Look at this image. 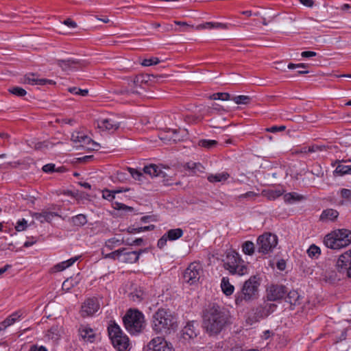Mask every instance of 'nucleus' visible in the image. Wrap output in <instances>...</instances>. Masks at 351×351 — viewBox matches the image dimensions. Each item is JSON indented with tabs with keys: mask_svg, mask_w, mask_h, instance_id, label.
I'll list each match as a JSON object with an SVG mask.
<instances>
[{
	"mask_svg": "<svg viewBox=\"0 0 351 351\" xmlns=\"http://www.w3.org/2000/svg\"><path fill=\"white\" fill-rule=\"evenodd\" d=\"M60 329L58 326L51 327L47 332V336L49 339L57 340L60 336Z\"/></svg>",
	"mask_w": 351,
	"mask_h": 351,
	"instance_id": "36",
	"label": "nucleus"
},
{
	"mask_svg": "<svg viewBox=\"0 0 351 351\" xmlns=\"http://www.w3.org/2000/svg\"><path fill=\"white\" fill-rule=\"evenodd\" d=\"M232 99L237 104H247L251 101V97L247 95H238L235 96Z\"/></svg>",
	"mask_w": 351,
	"mask_h": 351,
	"instance_id": "41",
	"label": "nucleus"
},
{
	"mask_svg": "<svg viewBox=\"0 0 351 351\" xmlns=\"http://www.w3.org/2000/svg\"><path fill=\"white\" fill-rule=\"evenodd\" d=\"M230 175L227 172H221L216 174H210L208 176V180L210 182H219L228 180Z\"/></svg>",
	"mask_w": 351,
	"mask_h": 351,
	"instance_id": "30",
	"label": "nucleus"
},
{
	"mask_svg": "<svg viewBox=\"0 0 351 351\" xmlns=\"http://www.w3.org/2000/svg\"><path fill=\"white\" fill-rule=\"evenodd\" d=\"M29 351H47V350L44 346H38L36 345H33L30 347Z\"/></svg>",
	"mask_w": 351,
	"mask_h": 351,
	"instance_id": "63",
	"label": "nucleus"
},
{
	"mask_svg": "<svg viewBox=\"0 0 351 351\" xmlns=\"http://www.w3.org/2000/svg\"><path fill=\"white\" fill-rule=\"evenodd\" d=\"M13 319L10 317H7L3 322H1V330H5L8 326H10L14 324Z\"/></svg>",
	"mask_w": 351,
	"mask_h": 351,
	"instance_id": "53",
	"label": "nucleus"
},
{
	"mask_svg": "<svg viewBox=\"0 0 351 351\" xmlns=\"http://www.w3.org/2000/svg\"><path fill=\"white\" fill-rule=\"evenodd\" d=\"M143 171L145 174L151 177H161L165 178L166 173L161 170V169L156 165H150L143 168Z\"/></svg>",
	"mask_w": 351,
	"mask_h": 351,
	"instance_id": "19",
	"label": "nucleus"
},
{
	"mask_svg": "<svg viewBox=\"0 0 351 351\" xmlns=\"http://www.w3.org/2000/svg\"><path fill=\"white\" fill-rule=\"evenodd\" d=\"M49 145V143L48 141H43L36 143L34 145V148L36 149H43L44 148H47Z\"/></svg>",
	"mask_w": 351,
	"mask_h": 351,
	"instance_id": "55",
	"label": "nucleus"
},
{
	"mask_svg": "<svg viewBox=\"0 0 351 351\" xmlns=\"http://www.w3.org/2000/svg\"><path fill=\"white\" fill-rule=\"evenodd\" d=\"M198 324L195 322H190L182 330V337L184 340L193 339L197 336L196 328Z\"/></svg>",
	"mask_w": 351,
	"mask_h": 351,
	"instance_id": "18",
	"label": "nucleus"
},
{
	"mask_svg": "<svg viewBox=\"0 0 351 351\" xmlns=\"http://www.w3.org/2000/svg\"><path fill=\"white\" fill-rule=\"evenodd\" d=\"M58 65L62 68L63 71H67L72 69H76L82 65L80 60L75 58H68L65 60H58Z\"/></svg>",
	"mask_w": 351,
	"mask_h": 351,
	"instance_id": "17",
	"label": "nucleus"
},
{
	"mask_svg": "<svg viewBox=\"0 0 351 351\" xmlns=\"http://www.w3.org/2000/svg\"><path fill=\"white\" fill-rule=\"evenodd\" d=\"M224 268L231 274L243 276L247 274V267L237 253L228 254L223 264Z\"/></svg>",
	"mask_w": 351,
	"mask_h": 351,
	"instance_id": "7",
	"label": "nucleus"
},
{
	"mask_svg": "<svg viewBox=\"0 0 351 351\" xmlns=\"http://www.w3.org/2000/svg\"><path fill=\"white\" fill-rule=\"evenodd\" d=\"M85 134L82 132L75 131L72 133L71 140L75 143H80Z\"/></svg>",
	"mask_w": 351,
	"mask_h": 351,
	"instance_id": "42",
	"label": "nucleus"
},
{
	"mask_svg": "<svg viewBox=\"0 0 351 351\" xmlns=\"http://www.w3.org/2000/svg\"><path fill=\"white\" fill-rule=\"evenodd\" d=\"M258 195L257 193H254V191H249L244 194L240 195L238 198L241 200L243 199H254Z\"/></svg>",
	"mask_w": 351,
	"mask_h": 351,
	"instance_id": "50",
	"label": "nucleus"
},
{
	"mask_svg": "<svg viewBox=\"0 0 351 351\" xmlns=\"http://www.w3.org/2000/svg\"><path fill=\"white\" fill-rule=\"evenodd\" d=\"M283 194L281 190H268L265 191V195L269 200H274Z\"/></svg>",
	"mask_w": 351,
	"mask_h": 351,
	"instance_id": "40",
	"label": "nucleus"
},
{
	"mask_svg": "<svg viewBox=\"0 0 351 351\" xmlns=\"http://www.w3.org/2000/svg\"><path fill=\"white\" fill-rule=\"evenodd\" d=\"M169 241L177 240L183 235L181 228L171 229L166 233Z\"/></svg>",
	"mask_w": 351,
	"mask_h": 351,
	"instance_id": "31",
	"label": "nucleus"
},
{
	"mask_svg": "<svg viewBox=\"0 0 351 351\" xmlns=\"http://www.w3.org/2000/svg\"><path fill=\"white\" fill-rule=\"evenodd\" d=\"M320 252H321L319 247L315 245H311L307 250V253L310 257L317 256V255L320 254Z\"/></svg>",
	"mask_w": 351,
	"mask_h": 351,
	"instance_id": "46",
	"label": "nucleus"
},
{
	"mask_svg": "<svg viewBox=\"0 0 351 351\" xmlns=\"http://www.w3.org/2000/svg\"><path fill=\"white\" fill-rule=\"evenodd\" d=\"M230 324L231 316L224 308L213 304L204 311L203 326L209 335L219 334Z\"/></svg>",
	"mask_w": 351,
	"mask_h": 351,
	"instance_id": "1",
	"label": "nucleus"
},
{
	"mask_svg": "<svg viewBox=\"0 0 351 351\" xmlns=\"http://www.w3.org/2000/svg\"><path fill=\"white\" fill-rule=\"evenodd\" d=\"M124 243H125V241L123 240H119L115 237H113V238L108 239L105 242L104 247L102 250L110 251Z\"/></svg>",
	"mask_w": 351,
	"mask_h": 351,
	"instance_id": "29",
	"label": "nucleus"
},
{
	"mask_svg": "<svg viewBox=\"0 0 351 351\" xmlns=\"http://www.w3.org/2000/svg\"><path fill=\"white\" fill-rule=\"evenodd\" d=\"M336 268L340 274L351 278V250L347 251L339 256L336 263Z\"/></svg>",
	"mask_w": 351,
	"mask_h": 351,
	"instance_id": "11",
	"label": "nucleus"
},
{
	"mask_svg": "<svg viewBox=\"0 0 351 351\" xmlns=\"http://www.w3.org/2000/svg\"><path fill=\"white\" fill-rule=\"evenodd\" d=\"M210 99L228 101L230 99V95L228 93H216L209 96Z\"/></svg>",
	"mask_w": 351,
	"mask_h": 351,
	"instance_id": "37",
	"label": "nucleus"
},
{
	"mask_svg": "<svg viewBox=\"0 0 351 351\" xmlns=\"http://www.w3.org/2000/svg\"><path fill=\"white\" fill-rule=\"evenodd\" d=\"M106 251L107 250H101V254L104 258H110L112 260H117L119 261L120 256L121 255V252H123V250L119 249L117 250L109 253H106Z\"/></svg>",
	"mask_w": 351,
	"mask_h": 351,
	"instance_id": "32",
	"label": "nucleus"
},
{
	"mask_svg": "<svg viewBox=\"0 0 351 351\" xmlns=\"http://www.w3.org/2000/svg\"><path fill=\"white\" fill-rule=\"evenodd\" d=\"M218 144L217 141L215 140H206V139H202L199 140L198 142V145L206 148L207 149H212L217 146Z\"/></svg>",
	"mask_w": 351,
	"mask_h": 351,
	"instance_id": "34",
	"label": "nucleus"
},
{
	"mask_svg": "<svg viewBox=\"0 0 351 351\" xmlns=\"http://www.w3.org/2000/svg\"><path fill=\"white\" fill-rule=\"evenodd\" d=\"M260 279L256 276H251L243 285L240 291L235 295L237 305H242L243 302H248L255 300L258 295Z\"/></svg>",
	"mask_w": 351,
	"mask_h": 351,
	"instance_id": "3",
	"label": "nucleus"
},
{
	"mask_svg": "<svg viewBox=\"0 0 351 351\" xmlns=\"http://www.w3.org/2000/svg\"><path fill=\"white\" fill-rule=\"evenodd\" d=\"M278 243L277 237L271 233H265L257 239V249L263 254L271 252Z\"/></svg>",
	"mask_w": 351,
	"mask_h": 351,
	"instance_id": "8",
	"label": "nucleus"
},
{
	"mask_svg": "<svg viewBox=\"0 0 351 351\" xmlns=\"http://www.w3.org/2000/svg\"><path fill=\"white\" fill-rule=\"evenodd\" d=\"M286 302L289 303L291 306H295L299 304L300 296L297 291L293 290L288 293L287 296L285 298Z\"/></svg>",
	"mask_w": 351,
	"mask_h": 351,
	"instance_id": "28",
	"label": "nucleus"
},
{
	"mask_svg": "<svg viewBox=\"0 0 351 351\" xmlns=\"http://www.w3.org/2000/svg\"><path fill=\"white\" fill-rule=\"evenodd\" d=\"M324 243L327 247L334 250L345 247L351 243V231L347 229L333 231L324 237Z\"/></svg>",
	"mask_w": 351,
	"mask_h": 351,
	"instance_id": "4",
	"label": "nucleus"
},
{
	"mask_svg": "<svg viewBox=\"0 0 351 351\" xmlns=\"http://www.w3.org/2000/svg\"><path fill=\"white\" fill-rule=\"evenodd\" d=\"M115 193V191L105 189L102 191V196L104 199L111 201L114 198Z\"/></svg>",
	"mask_w": 351,
	"mask_h": 351,
	"instance_id": "49",
	"label": "nucleus"
},
{
	"mask_svg": "<svg viewBox=\"0 0 351 351\" xmlns=\"http://www.w3.org/2000/svg\"><path fill=\"white\" fill-rule=\"evenodd\" d=\"M243 252L247 255H252L254 252V244L252 241H245L242 246Z\"/></svg>",
	"mask_w": 351,
	"mask_h": 351,
	"instance_id": "39",
	"label": "nucleus"
},
{
	"mask_svg": "<svg viewBox=\"0 0 351 351\" xmlns=\"http://www.w3.org/2000/svg\"><path fill=\"white\" fill-rule=\"evenodd\" d=\"M288 69H294L296 68H303L306 69L308 67L307 64L301 63V64H293V63H289L287 66Z\"/></svg>",
	"mask_w": 351,
	"mask_h": 351,
	"instance_id": "57",
	"label": "nucleus"
},
{
	"mask_svg": "<svg viewBox=\"0 0 351 351\" xmlns=\"http://www.w3.org/2000/svg\"><path fill=\"white\" fill-rule=\"evenodd\" d=\"M121 250H123V252L121 253L119 261L124 263H134L138 260L140 255L145 252L146 250L128 251L126 248L123 247L121 248Z\"/></svg>",
	"mask_w": 351,
	"mask_h": 351,
	"instance_id": "15",
	"label": "nucleus"
},
{
	"mask_svg": "<svg viewBox=\"0 0 351 351\" xmlns=\"http://www.w3.org/2000/svg\"><path fill=\"white\" fill-rule=\"evenodd\" d=\"M69 91L71 93L82 95V96H86L88 93L87 89H80V88H77L76 87L69 88Z\"/></svg>",
	"mask_w": 351,
	"mask_h": 351,
	"instance_id": "47",
	"label": "nucleus"
},
{
	"mask_svg": "<svg viewBox=\"0 0 351 351\" xmlns=\"http://www.w3.org/2000/svg\"><path fill=\"white\" fill-rule=\"evenodd\" d=\"M108 334L113 346L118 351H129L130 341L126 335H124L120 327L115 323L108 326Z\"/></svg>",
	"mask_w": 351,
	"mask_h": 351,
	"instance_id": "6",
	"label": "nucleus"
},
{
	"mask_svg": "<svg viewBox=\"0 0 351 351\" xmlns=\"http://www.w3.org/2000/svg\"><path fill=\"white\" fill-rule=\"evenodd\" d=\"M287 293L285 286L282 285H270L266 289V298L269 301H279L283 299Z\"/></svg>",
	"mask_w": 351,
	"mask_h": 351,
	"instance_id": "12",
	"label": "nucleus"
},
{
	"mask_svg": "<svg viewBox=\"0 0 351 351\" xmlns=\"http://www.w3.org/2000/svg\"><path fill=\"white\" fill-rule=\"evenodd\" d=\"M338 215L339 213L336 210L328 208L322 212L320 215V220L322 221H334Z\"/></svg>",
	"mask_w": 351,
	"mask_h": 351,
	"instance_id": "21",
	"label": "nucleus"
},
{
	"mask_svg": "<svg viewBox=\"0 0 351 351\" xmlns=\"http://www.w3.org/2000/svg\"><path fill=\"white\" fill-rule=\"evenodd\" d=\"M177 327V319L170 311L160 308L154 313L152 328L156 334L168 335Z\"/></svg>",
	"mask_w": 351,
	"mask_h": 351,
	"instance_id": "2",
	"label": "nucleus"
},
{
	"mask_svg": "<svg viewBox=\"0 0 351 351\" xmlns=\"http://www.w3.org/2000/svg\"><path fill=\"white\" fill-rule=\"evenodd\" d=\"M221 288L223 293L227 295H231L234 291V287L229 282V279L227 277H223L221 282Z\"/></svg>",
	"mask_w": 351,
	"mask_h": 351,
	"instance_id": "23",
	"label": "nucleus"
},
{
	"mask_svg": "<svg viewBox=\"0 0 351 351\" xmlns=\"http://www.w3.org/2000/svg\"><path fill=\"white\" fill-rule=\"evenodd\" d=\"M226 29L228 28L226 24L221 23H213V22H206L204 24L198 25L195 27V29L197 30L202 29Z\"/></svg>",
	"mask_w": 351,
	"mask_h": 351,
	"instance_id": "24",
	"label": "nucleus"
},
{
	"mask_svg": "<svg viewBox=\"0 0 351 351\" xmlns=\"http://www.w3.org/2000/svg\"><path fill=\"white\" fill-rule=\"evenodd\" d=\"M25 84L30 85H46V84H56V82L51 80H47L45 78H38V77L34 73L27 74L23 79Z\"/></svg>",
	"mask_w": 351,
	"mask_h": 351,
	"instance_id": "16",
	"label": "nucleus"
},
{
	"mask_svg": "<svg viewBox=\"0 0 351 351\" xmlns=\"http://www.w3.org/2000/svg\"><path fill=\"white\" fill-rule=\"evenodd\" d=\"M99 308V304L96 298H88L82 305L81 315L83 317L93 315Z\"/></svg>",
	"mask_w": 351,
	"mask_h": 351,
	"instance_id": "14",
	"label": "nucleus"
},
{
	"mask_svg": "<svg viewBox=\"0 0 351 351\" xmlns=\"http://www.w3.org/2000/svg\"><path fill=\"white\" fill-rule=\"evenodd\" d=\"M302 199V196L295 193H289L285 195V202H291V200H300Z\"/></svg>",
	"mask_w": 351,
	"mask_h": 351,
	"instance_id": "45",
	"label": "nucleus"
},
{
	"mask_svg": "<svg viewBox=\"0 0 351 351\" xmlns=\"http://www.w3.org/2000/svg\"><path fill=\"white\" fill-rule=\"evenodd\" d=\"M97 127L102 130L114 132L120 127V122L114 117L98 119Z\"/></svg>",
	"mask_w": 351,
	"mask_h": 351,
	"instance_id": "13",
	"label": "nucleus"
},
{
	"mask_svg": "<svg viewBox=\"0 0 351 351\" xmlns=\"http://www.w3.org/2000/svg\"><path fill=\"white\" fill-rule=\"evenodd\" d=\"M63 23L71 28H75L77 27L76 23L70 19L64 21Z\"/></svg>",
	"mask_w": 351,
	"mask_h": 351,
	"instance_id": "59",
	"label": "nucleus"
},
{
	"mask_svg": "<svg viewBox=\"0 0 351 351\" xmlns=\"http://www.w3.org/2000/svg\"><path fill=\"white\" fill-rule=\"evenodd\" d=\"M27 221L23 219L21 221H19L17 222L15 228L17 231H23L27 228Z\"/></svg>",
	"mask_w": 351,
	"mask_h": 351,
	"instance_id": "52",
	"label": "nucleus"
},
{
	"mask_svg": "<svg viewBox=\"0 0 351 351\" xmlns=\"http://www.w3.org/2000/svg\"><path fill=\"white\" fill-rule=\"evenodd\" d=\"M73 281L72 279H67L62 283V289L69 290L71 287V285L73 286V285L71 283Z\"/></svg>",
	"mask_w": 351,
	"mask_h": 351,
	"instance_id": "62",
	"label": "nucleus"
},
{
	"mask_svg": "<svg viewBox=\"0 0 351 351\" xmlns=\"http://www.w3.org/2000/svg\"><path fill=\"white\" fill-rule=\"evenodd\" d=\"M123 321L125 329L132 335L140 333L146 325L143 314L138 310H128Z\"/></svg>",
	"mask_w": 351,
	"mask_h": 351,
	"instance_id": "5",
	"label": "nucleus"
},
{
	"mask_svg": "<svg viewBox=\"0 0 351 351\" xmlns=\"http://www.w3.org/2000/svg\"><path fill=\"white\" fill-rule=\"evenodd\" d=\"M43 170L45 173H51V172H63L65 171V168L64 167H58L56 169L54 164H47L43 167Z\"/></svg>",
	"mask_w": 351,
	"mask_h": 351,
	"instance_id": "38",
	"label": "nucleus"
},
{
	"mask_svg": "<svg viewBox=\"0 0 351 351\" xmlns=\"http://www.w3.org/2000/svg\"><path fill=\"white\" fill-rule=\"evenodd\" d=\"M160 62V60L158 58L152 57L148 59H144L141 63V64L144 66H149L152 65H156Z\"/></svg>",
	"mask_w": 351,
	"mask_h": 351,
	"instance_id": "44",
	"label": "nucleus"
},
{
	"mask_svg": "<svg viewBox=\"0 0 351 351\" xmlns=\"http://www.w3.org/2000/svg\"><path fill=\"white\" fill-rule=\"evenodd\" d=\"M286 129V127L285 125H280V126H272L271 128H268L266 129L267 132H282L284 131Z\"/></svg>",
	"mask_w": 351,
	"mask_h": 351,
	"instance_id": "54",
	"label": "nucleus"
},
{
	"mask_svg": "<svg viewBox=\"0 0 351 351\" xmlns=\"http://www.w3.org/2000/svg\"><path fill=\"white\" fill-rule=\"evenodd\" d=\"M128 170L130 172V173L131 174V176L135 180H141V177H143V173L141 171H139L135 169L131 168V167H128Z\"/></svg>",
	"mask_w": 351,
	"mask_h": 351,
	"instance_id": "48",
	"label": "nucleus"
},
{
	"mask_svg": "<svg viewBox=\"0 0 351 351\" xmlns=\"http://www.w3.org/2000/svg\"><path fill=\"white\" fill-rule=\"evenodd\" d=\"M147 351H174L173 345L162 336L152 339L147 343Z\"/></svg>",
	"mask_w": 351,
	"mask_h": 351,
	"instance_id": "10",
	"label": "nucleus"
},
{
	"mask_svg": "<svg viewBox=\"0 0 351 351\" xmlns=\"http://www.w3.org/2000/svg\"><path fill=\"white\" fill-rule=\"evenodd\" d=\"M277 268L280 270V271H283L286 268V263L284 260H280L279 261H278L277 263Z\"/></svg>",
	"mask_w": 351,
	"mask_h": 351,
	"instance_id": "64",
	"label": "nucleus"
},
{
	"mask_svg": "<svg viewBox=\"0 0 351 351\" xmlns=\"http://www.w3.org/2000/svg\"><path fill=\"white\" fill-rule=\"evenodd\" d=\"M130 300L134 302H141L145 297V293L141 288H136L129 295Z\"/></svg>",
	"mask_w": 351,
	"mask_h": 351,
	"instance_id": "27",
	"label": "nucleus"
},
{
	"mask_svg": "<svg viewBox=\"0 0 351 351\" xmlns=\"http://www.w3.org/2000/svg\"><path fill=\"white\" fill-rule=\"evenodd\" d=\"M221 110H223L222 106L217 104H213L212 106L208 108V112L211 113L213 110L220 111Z\"/></svg>",
	"mask_w": 351,
	"mask_h": 351,
	"instance_id": "61",
	"label": "nucleus"
},
{
	"mask_svg": "<svg viewBox=\"0 0 351 351\" xmlns=\"http://www.w3.org/2000/svg\"><path fill=\"white\" fill-rule=\"evenodd\" d=\"M9 92L19 97H23L27 94V92L25 89L17 86L10 88Z\"/></svg>",
	"mask_w": 351,
	"mask_h": 351,
	"instance_id": "43",
	"label": "nucleus"
},
{
	"mask_svg": "<svg viewBox=\"0 0 351 351\" xmlns=\"http://www.w3.org/2000/svg\"><path fill=\"white\" fill-rule=\"evenodd\" d=\"M77 259H78V257L75 256V257H73L67 261H62L60 263L56 264L53 267L52 269L54 272L62 271L66 269V268L69 267L70 266L73 265L74 264V263Z\"/></svg>",
	"mask_w": 351,
	"mask_h": 351,
	"instance_id": "22",
	"label": "nucleus"
},
{
	"mask_svg": "<svg viewBox=\"0 0 351 351\" xmlns=\"http://www.w3.org/2000/svg\"><path fill=\"white\" fill-rule=\"evenodd\" d=\"M58 214L56 213L49 212L47 210H43L41 213H34L33 217L39 220L41 223L45 221L50 222L54 217H58Z\"/></svg>",
	"mask_w": 351,
	"mask_h": 351,
	"instance_id": "20",
	"label": "nucleus"
},
{
	"mask_svg": "<svg viewBox=\"0 0 351 351\" xmlns=\"http://www.w3.org/2000/svg\"><path fill=\"white\" fill-rule=\"evenodd\" d=\"M167 240H169V239L165 234L158 241V247L159 248H162L165 245H166Z\"/></svg>",
	"mask_w": 351,
	"mask_h": 351,
	"instance_id": "56",
	"label": "nucleus"
},
{
	"mask_svg": "<svg viewBox=\"0 0 351 351\" xmlns=\"http://www.w3.org/2000/svg\"><path fill=\"white\" fill-rule=\"evenodd\" d=\"M73 225L77 226H82L87 223L86 216L83 214L77 215L71 218Z\"/></svg>",
	"mask_w": 351,
	"mask_h": 351,
	"instance_id": "33",
	"label": "nucleus"
},
{
	"mask_svg": "<svg viewBox=\"0 0 351 351\" xmlns=\"http://www.w3.org/2000/svg\"><path fill=\"white\" fill-rule=\"evenodd\" d=\"M203 273L202 265L197 262L191 263L186 269L184 273L185 281L190 285H193L198 282Z\"/></svg>",
	"mask_w": 351,
	"mask_h": 351,
	"instance_id": "9",
	"label": "nucleus"
},
{
	"mask_svg": "<svg viewBox=\"0 0 351 351\" xmlns=\"http://www.w3.org/2000/svg\"><path fill=\"white\" fill-rule=\"evenodd\" d=\"M79 332L80 335L84 340L88 341L90 342L93 341L95 334L91 328L82 326L79 329Z\"/></svg>",
	"mask_w": 351,
	"mask_h": 351,
	"instance_id": "25",
	"label": "nucleus"
},
{
	"mask_svg": "<svg viewBox=\"0 0 351 351\" xmlns=\"http://www.w3.org/2000/svg\"><path fill=\"white\" fill-rule=\"evenodd\" d=\"M341 195L343 198L350 199L351 198V191L347 189H342L341 190Z\"/></svg>",
	"mask_w": 351,
	"mask_h": 351,
	"instance_id": "58",
	"label": "nucleus"
},
{
	"mask_svg": "<svg viewBox=\"0 0 351 351\" xmlns=\"http://www.w3.org/2000/svg\"><path fill=\"white\" fill-rule=\"evenodd\" d=\"M317 55L316 52L311 51H305L302 52L301 56L303 58L314 57Z\"/></svg>",
	"mask_w": 351,
	"mask_h": 351,
	"instance_id": "60",
	"label": "nucleus"
},
{
	"mask_svg": "<svg viewBox=\"0 0 351 351\" xmlns=\"http://www.w3.org/2000/svg\"><path fill=\"white\" fill-rule=\"evenodd\" d=\"M155 228V226L154 225H150V226H144V227H140V228H135L133 230H128L129 232L132 233V232H143V231H148V230H154Z\"/></svg>",
	"mask_w": 351,
	"mask_h": 351,
	"instance_id": "51",
	"label": "nucleus"
},
{
	"mask_svg": "<svg viewBox=\"0 0 351 351\" xmlns=\"http://www.w3.org/2000/svg\"><path fill=\"white\" fill-rule=\"evenodd\" d=\"M80 145L88 149H98L99 144L93 141L89 136L84 135L80 143Z\"/></svg>",
	"mask_w": 351,
	"mask_h": 351,
	"instance_id": "26",
	"label": "nucleus"
},
{
	"mask_svg": "<svg viewBox=\"0 0 351 351\" xmlns=\"http://www.w3.org/2000/svg\"><path fill=\"white\" fill-rule=\"evenodd\" d=\"M334 173L339 176H343L345 174H351V166L339 165L336 167Z\"/></svg>",
	"mask_w": 351,
	"mask_h": 351,
	"instance_id": "35",
	"label": "nucleus"
}]
</instances>
